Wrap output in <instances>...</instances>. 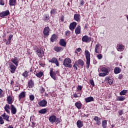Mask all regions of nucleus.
<instances>
[{
    "mask_svg": "<svg viewBox=\"0 0 128 128\" xmlns=\"http://www.w3.org/2000/svg\"><path fill=\"white\" fill-rule=\"evenodd\" d=\"M50 27L46 26L44 28V30H43V34L44 38H48V36H50Z\"/></svg>",
    "mask_w": 128,
    "mask_h": 128,
    "instance_id": "nucleus-6",
    "label": "nucleus"
},
{
    "mask_svg": "<svg viewBox=\"0 0 128 128\" xmlns=\"http://www.w3.org/2000/svg\"><path fill=\"white\" fill-rule=\"evenodd\" d=\"M13 37L14 35H12V34H10L8 38V40H10V42L12 40V38Z\"/></svg>",
    "mask_w": 128,
    "mask_h": 128,
    "instance_id": "nucleus-57",
    "label": "nucleus"
},
{
    "mask_svg": "<svg viewBox=\"0 0 128 128\" xmlns=\"http://www.w3.org/2000/svg\"><path fill=\"white\" fill-rule=\"evenodd\" d=\"M4 124V120L2 116H0V124Z\"/></svg>",
    "mask_w": 128,
    "mask_h": 128,
    "instance_id": "nucleus-49",
    "label": "nucleus"
},
{
    "mask_svg": "<svg viewBox=\"0 0 128 128\" xmlns=\"http://www.w3.org/2000/svg\"><path fill=\"white\" fill-rule=\"evenodd\" d=\"M63 66L65 68H72V60L70 58H66L63 62Z\"/></svg>",
    "mask_w": 128,
    "mask_h": 128,
    "instance_id": "nucleus-3",
    "label": "nucleus"
},
{
    "mask_svg": "<svg viewBox=\"0 0 128 128\" xmlns=\"http://www.w3.org/2000/svg\"><path fill=\"white\" fill-rule=\"evenodd\" d=\"M100 46V45L98 44H96L95 49H94V52H96V54H100V52H98V48Z\"/></svg>",
    "mask_w": 128,
    "mask_h": 128,
    "instance_id": "nucleus-47",
    "label": "nucleus"
},
{
    "mask_svg": "<svg viewBox=\"0 0 128 128\" xmlns=\"http://www.w3.org/2000/svg\"><path fill=\"white\" fill-rule=\"evenodd\" d=\"M3 40H4V42H6V44L8 45V44H10V40H8L6 39H4Z\"/></svg>",
    "mask_w": 128,
    "mask_h": 128,
    "instance_id": "nucleus-51",
    "label": "nucleus"
},
{
    "mask_svg": "<svg viewBox=\"0 0 128 128\" xmlns=\"http://www.w3.org/2000/svg\"><path fill=\"white\" fill-rule=\"evenodd\" d=\"M4 110L7 114H10V106L9 104H6L4 107Z\"/></svg>",
    "mask_w": 128,
    "mask_h": 128,
    "instance_id": "nucleus-26",
    "label": "nucleus"
},
{
    "mask_svg": "<svg viewBox=\"0 0 128 128\" xmlns=\"http://www.w3.org/2000/svg\"><path fill=\"white\" fill-rule=\"evenodd\" d=\"M44 22H48V20H50V16L48 14H45L44 16Z\"/></svg>",
    "mask_w": 128,
    "mask_h": 128,
    "instance_id": "nucleus-38",
    "label": "nucleus"
},
{
    "mask_svg": "<svg viewBox=\"0 0 128 128\" xmlns=\"http://www.w3.org/2000/svg\"><path fill=\"white\" fill-rule=\"evenodd\" d=\"M26 92H22L20 94L18 95V100H20L22 98H26Z\"/></svg>",
    "mask_w": 128,
    "mask_h": 128,
    "instance_id": "nucleus-21",
    "label": "nucleus"
},
{
    "mask_svg": "<svg viewBox=\"0 0 128 128\" xmlns=\"http://www.w3.org/2000/svg\"><path fill=\"white\" fill-rule=\"evenodd\" d=\"M85 28L86 30H88V24H85Z\"/></svg>",
    "mask_w": 128,
    "mask_h": 128,
    "instance_id": "nucleus-64",
    "label": "nucleus"
},
{
    "mask_svg": "<svg viewBox=\"0 0 128 128\" xmlns=\"http://www.w3.org/2000/svg\"><path fill=\"white\" fill-rule=\"evenodd\" d=\"M80 26L78 25L75 29V33L76 34H80Z\"/></svg>",
    "mask_w": 128,
    "mask_h": 128,
    "instance_id": "nucleus-35",
    "label": "nucleus"
},
{
    "mask_svg": "<svg viewBox=\"0 0 128 128\" xmlns=\"http://www.w3.org/2000/svg\"><path fill=\"white\" fill-rule=\"evenodd\" d=\"M9 68L10 70V72L11 74H14L16 72V66H14L12 63L9 64Z\"/></svg>",
    "mask_w": 128,
    "mask_h": 128,
    "instance_id": "nucleus-11",
    "label": "nucleus"
},
{
    "mask_svg": "<svg viewBox=\"0 0 128 128\" xmlns=\"http://www.w3.org/2000/svg\"><path fill=\"white\" fill-rule=\"evenodd\" d=\"M96 58H98V60H102V54H100L97 55Z\"/></svg>",
    "mask_w": 128,
    "mask_h": 128,
    "instance_id": "nucleus-53",
    "label": "nucleus"
},
{
    "mask_svg": "<svg viewBox=\"0 0 128 128\" xmlns=\"http://www.w3.org/2000/svg\"><path fill=\"white\" fill-rule=\"evenodd\" d=\"M20 90V87H18V86H14V92H18V90Z\"/></svg>",
    "mask_w": 128,
    "mask_h": 128,
    "instance_id": "nucleus-56",
    "label": "nucleus"
},
{
    "mask_svg": "<svg viewBox=\"0 0 128 128\" xmlns=\"http://www.w3.org/2000/svg\"><path fill=\"white\" fill-rule=\"evenodd\" d=\"M54 50L56 52H60L64 50V48L62 47H59L58 46H55Z\"/></svg>",
    "mask_w": 128,
    "mask_h": 128,
    "instance_id": "nucleus-17",
    "label": "nucleus"
},
{
    "mask_svg": "<svg viewBox=\"0 0 128 128\" xmlns=\"http://www.w3.org/2000/svg\"><path fill=\"white\" fill-rule=\"evenodd\" d=\"M28 86L29 88H32L34 86V82L32 80H30L28 82Z\"/></svg>",
    "mask_w": 128,
    "mask_h": 128,
    "instance_id": "nucleus-27",
    "label": "nucleus"
},
{
    "mask_svg": "<svg viewBox=\"0 0 128 128\" xmlns=\"http://www.w3.org/2000/svg\"><path fill=\"white\" fill-rule=\"evenodd\" d=\"M122 78H124V75H122V74H120L118 76V79L122 80Z\"/></svg>",
    "mask_w": 128,
    "mask_h": 128,
    "instance_id": "nucleus-58",
    "label": "nucleus"
},
{
    "mask_svg": "<svg viewBox=\"0 0 128 128\" xmlns=\"http://www.w3.org/2000/svg\"><path fill=\"white\" fill-rule=\"evenodd\" d=\"M90 84L91 86H94V80L91 79L90 80Z\"/></svg>",
    "mask_w": 128,
    "mask_h": 128,
    "instance_id": "nucleus-52",
    "label": "nucleus"
},
{
    "mask_svg": "<svg viewBox=\"0 0 128 128\" xmlns=\"http://www.w3.org/2000/svg\"><path fill=\"white\" fill-rule=\"evenodd\" d=\"M28 71L25 70L22 74V76H24V78H28V76H30V74H28Z\"/></svg>",
    "mask_w": 128,
    "mask_h": 128,
    "instance_id": "nucleus-36",
    "label": "nucleus"
},
{
    "mask_svg": "<svg viewBox=\"0 0 128 128\" xmlns=\"http://www.w3.org/2000/svg\"><path fill=\"white\" fill-rule=\"evenodd\" d=\"M39 91L40 94H42L44 92H46V89H44L42 86H41L39 89Z\"/></svg>",
    "mask_w": 128,
    "mask_h": 128,
    "instance_id": "nucleus-43",
    "label": "nucleus"
},
{
    "mask_svg": "<svg viewBox=\"0 0 128 128\" xmlns=\"http://www.w3.org/2000/svg\"><path fill=\"white\" fill-rule=\"evenodd\" d=\"M50 74L52 78L54 80H56V74L60 76V71L58 70L54 72V68H50Z\"/></svg>",
    "mask_w": 128,
    "mask_h": 128,
    "instance_id": "nucleus-2",
    "label": "nucleus"
},
{
    "mask_svg": "<svg viewBox=\"0 0 128 128\" xmlns=\"http://www.w3.org/2000/svg\"><path fill=\"white\" fill-rule=\"evenodd\" d=\"M11 62H13L16 66H18V58L14 57V58L12 59Z\"/></svg>",
    "mask_w": 128,
    "mask_h": 128,
    "instance_id": "nucleus-24",
    "label": "nucleus"
},
{
    "mask_svg": "<svg viewBox=\"0 0 128 128\" xmlns=\"http://www.w3.org/2000/svg\"><path fill=\"white\" fill-rule=\"evenodd\" d=\"M82 117H84V118H88V116L87 115V114H82Z\"/></svg>",
    "mask_w": 128,
    "mask_h": 128,
    "instance_id": "nucleus-61",
    "label": "nucleus"
},
{
    "mask_svg": "<svg viewBox=\"0 0 128 128\" xmlns=\"http://www.w3.org/2000/svg\"><path fill=\"white\" fill-rule=\"evenodd\" d=\"M75 106H76L78 110H82V104L80 101H78L75 103Z\"/></svg>",
    "mask_w": 128,
    "mask_h": 128,
    "instance_id": "nucleus-18",
    "label": "nucleus"
},
{
    "mask_svg": "<svg viewBox=\"0 0 128 128\" xmlns=\"http://www.w3.org/2000/svg\"><path fill=\"white\" fill-rule=\"evenodd\" d=\"M1 116L3 118V120H6V122H10V116L6 114V113H4L2 114H1Z\"/></svg>",
    "mask_w": 128,
    "mask_h": 128,
    "instance_id": "nucleus-16",
    "label": "nucleus"
},
{
    "mask_svg": "<svg viewBox=\"0 0 128 128\" xmlns=\"http://www.w3.org/2000/svg\"><path fill=\"white\" fill-rule=\"evenodd\" d=\"M48 120L50 124H54L56 120V115H52L49 117Z\"/></svg>",
    "mask_w": 128,
    "mask_h": 128,
    "instance_id": "nucleus-12",
    "label": "nucleus"
},
{
    "mask_svg": "<svg viewBox=\"0 0 128 128\" xmlns=\"http://www.w3.org/2000/svg\"><path fill=\"white\" fill-rule=\"evenodd\" d=\"M36 76L37 78H40L42 76H44V72H42L40 71L38 72H37L36 74Z\"/></svg>",
    "mask_w": 128,
    "mask_h": 128,
    "instance_id": "nucleus-39",
    "label": "nucleus"
},
{
    "mask_svg": "<svg viewBox=\"0 0 128 128\" xmlns=\"http://www.w3.org/2000/svg\"><path fill=\"white\" fill-rule=\"evenodd\" d=\"M7 102L8 104H12L14 102V99H12V97L10 96H8L7 97Z\"/></svg>",
    "mask_w": 128,
    "mask_h": 128,
    "instance_id": "nucleus-23",
    "label": "nucleus"
},
{
    "mask_svg": "<svg viewBox=\"0 0 128 128\" xmlns=\"http://www.w3.org/2000/svg\"><path fill=\"white\" fill-rule=\"evenodd\" d=\"M78 67L79 66L76 64V62H75L73 65L74 70L75 72L76 70H78Z\"/></svg>",
    "mask_w": 128,
    "mask_h": 128,
    "instance_id": "nucleus-46",
    "label": "nucleus"
},
{
    "mask_svg": "<svg viewBox=\"0 0 128 128\" xmlns=\"http://www.w3.org/2000/svg\"><path fill=\"white\" fill-rule=\"evenodd\" d=\"M75 62H76L78 66H84V62L82 59L78 60L77 61H76Z\"/></svg>",
    "mask_w": 128,
    "mask_h": 128,
    "instance_id": "nucleus-19",
    "label": "nucleus"
},
{
    "mask_svg": "<svg viewBox=\"0 0 128 128\" xmlns=\"http://www.w3.org/2000/svg\"><path fill=\"white\" fill-rule=\"evenodd\" d=\"M124 100H126V97L124 96H118L116 99V100H117V102H124Z\"/></svg>",
    "mask_w": 128,
    "mask_h": 128,
    "instance_id": "nucleus-34",
    "label": "nucleus"
},
{
    "mask_svg": "<svg viewBox=\"0 0 128 128\" xmlns=\"http://www.w3.org/2000/svg\"><path fill=\"white\" fill-rule=\"evenodd\" d=\"M38 104L40 106L44 108L45 106H46L48 104V101L44 99H43L40 101L38 102Z\"/></svg>",
    "mask_w": 128,
    "mask_h": 128,
    "instance_id": "nucleus-8",
    "label": "nucleus"
},
{
    "mask_svg": "<svg viewBox=\"0 0 128 128\" xmlns=\"http://www.w3.org/2000/svg\"><path fill=\"white\" fill-rule=\"evenodd\" d=\"M74 20H76V22H80V15L78 14H74Z\"/></svg>",
    "mask_w": 128,
    "mask_h": 128,
    "instance_id": "nucleus-28",
    "label": "nucleus"
},
{
    "mask_svg": "<svg viewBox=\"0 0 128 128\" xmlns=\"http://www.w3.org/2000/svg\"><path fill=\"white\" fill-rule=\"evenodd\" d=\"M0 6H4V2L3 0H0Z\"/></svg>",
    "mask_w": 128,
    "mask_h": 128,
    "instance_id": "nucleus-60",
    "label": "nucleus"
},
{
    "mask_svg": "<svg viewBox=\"0 0 128 128\" xmlns=\"http://www.w3.org/2000/svg\"><path fill=\"white\" fill-rule=\"evenodd\" d=\"M59 44L61 46H66V42L64 40V39L62 38L60 40Z\"/></svg>",
    "mask_w": 128,
    "mask_h": 128,
    "instance_id": "nucleus-25",
    "label": "nucleus"
},
{
    "mask_svg": "<svg viewBox=\"0 0 128 128\" xmlns=\"http://www.w3.org/2000/svg\"><path fill=\"white\" fill-rule=\"evenodd\" d=\"M29 98H30V100L31 101V102H32L33 100H34V96L32 94V95H30L29 96Z\"/></svg>",
    "mask_w": 128,
    "mask_h": 128,
    "instance_id": "nucleus-50",
    "label": "nucleus"
},
{
    "mask_svg": "<svg viewBox=\"0 0 128 128\" xmlns=\"http://www.w3.org/2000/svg\"><path fill=\"white\" fill-rule=\"evenodd\" d=\"M32 124L31 126H32V128H34V126H36V123H35V122H32Z\"/></svg>",
    "mask_w": 128,
    "mask_h": 128,
    "instance_id": "nucleus-63",
    "label": "nucleus"
},
{
    "mask_svg": "<svg viewBox=\"0 0 128 128\" xmlns=\"http://www.w3.org/2000/svg\"><path fill=\"white\" fill-rule=\"evenodd\" d=\"M117 50L119 52H122V50H124V46L123 44H118L117 45Z\"/></svg>",
    "mask_w": 128,
    "mask_h": 128,
    "instance_id": "nucleus-29",
    "label": "nucleus"
},
{
    "mask_svg": "<svg viewBox=\"0 0 128 128\" xmlns=\"http://www.w3.org/2000/svg\"><path fill=\"white\" fill-rule=\"evenodd\" d=\"M56 124H58L60 122V118H56Z\"/></svg>",
    "mask_w": 128,
    "mask_h": 128,
    "instance_id": "nucleus-55",
    "label": "nucleus"
},
{
    "mask_svg": "<svg viewBox=\"0 0 128 128\" xmlns=\"http://www.w3.org/2000/svg\"><path fill=\"white\" fill-rule=\"evenodd\" d=\"M100 70L102 72L99 74L100 76H108V68L106 67H102L100 68Z\"/></svg>",
    "mask_w": 128,
    "mask_h": 128,
    "instance_id": "nucleus-5",
    "label": "nucleus"
},
{
    "mask_svg": "<svg viewBox=\"0 0 128 128\" xmlns=\"http://www.w3.org/2000/svg\"><path fill=\"white\" fill-rule=\"evenodd\" d=\"M10 10H6L0 13V18H6V16H10Z\"/></svg>",
    "mask_w": 128,
    "mask_h": 128,
    "instance_id": "nucleus-7",
    "label": "nucleus"
},
{
    "mask_svg": "<svg viewBox=\"0 0 128 128\" xmlns=\"http://www.w3.org/2000/svg\"><path fill=\"white\" fill-rule=\"evenodd\" d=\"M86 102H94V98L92 96H90L88 98H84Z\"/></svg>",
    "mask_w": 128,
    "mask_h": 128,
    "instance_id": "nucleus-20",
    "label": "nucleus"
},
{
    "mask_svg": "<svg viewBox=\"0 0 128 128\" xmlns=\"http://www.w3.org/2000/svg\"><path fill=\"white\" fill-rule=\"evenodd\" d=\"M122 72V69L120 68V67H116L114 69V73L115 74H120Z\"/></svg>",
    "mask_w": 128,
    "mask_h": 128,
    "instance_id": "nucleus-31",
    "label": "nucleus"
},
{
    "mask_svg": "<svg viewBox=\"0 0 128 128\" xmlns=\"http://www.w3.org/2000/svg\"><path fill=\"white\" fill-rule=\"evenodd\" d=\"M77 92H82V86L78 85L77 87Z\"/></svg>",
    "mask_w": 128,
    "mask_h": 128,
    "instance_id": "nucleus-48",
    "label": "nucleus"
},
{
    "mask_svg": "<svg viewBox=\"0 0 128 128\" xmlns=\"http://www.w3.org/2000/svg\"><path fill=\"white\" fill-rule=\"evenodd\" d=\"M126 92H128V90H124L120 92V96H126Z\"/></svg>",
    "mask_w": 128,
    "mask_h": 128,
    "instance_id": "nucleus-45",
    "label": "nucleus"
},
{
    "mask_svg": "<svg viewBox=\"0 0 128 128\" xmlns=\"http://www.w3.org/2000/svg\"><path fill=\"white\" fill-rule=\"evenodd\" d=\"M105 80L108 82L109 84H112V83L114 82V80L112 79H110V78L109 76H106L105 78Z\"/></svg>",
    "mask_w": 128,
    "mask_h": 128,
    "instance_id": "nucleus-33",
    "label": "nucleus"
},
{
    "mask_svg": "<svg viewBox=\"0 0 128 128\" xmlns=\"http://www.w3.org/2000/svg\"><path fill=\"white\" fill-rule=\"evenodd\" d=\"M65 36L68 38L70 36V31L68 30L65 32Z\"/></svg>",
    "mask_w": 128,
    "mask_h": 128,
    "instance_id": "nucleus-42",
    "label": "nucleus"
},
{
    "mask_svg": "<svg viewBox=\"0 0 128 128\" xmlns=\"http://www.w3.org/2000/svg\"><path fill=\"white\" fill-rule=\"evenodd\" d=\"M92 40V38L88 37V36L85 35L82 37V42H90Z\"/></svg>",
    "mask_w": 128,
    "mask_h": 128,
    "instance_id": "nucleus-9",
    "label": "nucleus"
},
{
    "mask_svg": "<svg viewBox=\"0 0 128 128\" xmlns=\"http://www.w3.org/2000/svg\"><path fill=\"white\" fill-rule=\"evenodd\" d=\"M58 12L56 11V8H52L50 10V14H56Z\"/></svg>",
    "mask_w": 128,
    "mask_h": 128,
    "instance_id": "nucleus-41",
    "label": "nucleus"
},
{
    "mask_svg": "<svg viewBox=\"0 0 128 128\" xmlns=\"http://www.w3.org/2000/svg\"><path fill=\"white\" fill-rule=\"evenodd\" d=\"M77 127L78 128H81L84 126V122L82 121V120H78L76 122Z\"/></svg>",
    "mask_w": 128,
    "mask_h": 128,
    "instance_id": "nucleus-22",
    "label": "nucleus"
},
{
    "mask_svg": "<svg viewBox=\"0 0 128 128\" xmlns=\"http://www.w3.org/2000/svg\"><path fill=\"white\" fill-rule=\"evenodd\" d=\"M118 116H122L124 114V110H119L118 111Z\"/></svg>",
    "mask_w": 128,
    "mask_h": 128,
    "instance_id": "nucleus-54",
    "label": "nucleus"
},
{
    "mask_svg": "<svg viewBox=\"0 0 128 128\" xmlns=\"http://www.w3.org/2000/svg\"><path fill=\"white\" fill-rule=\"evenodd\" d=\"M10 110L12 114H16L18 112V110L14 104L10 105Z\"/></svg>",
    "mask_w": 128,
    "mask_h": 128,
    "instance_id": "nucleus-14",
    "label": "nucleus"
},
{
    "mask_svg": "<svg viewBox=\"0 0 128 128\" xmlns=\"http://www.w3.org/2000/svg\"><path fill=\"white\" fill-rule=\"evenodd\" d=\"M93 120L96 122L98 126H100L102 124V118H100L98 116H94Z\"/></svg>",
    "mask_w": 128,
    "mask_h": 128,
    "instance_id": "nucleus-10",
    "label": "nucleus"
},
{
    "mask_svg": "<svg viewBox=\"0 0 128 128\" xmlns=\"http://www.w3.org/2000/svg\"><path fill=\"white\" fill-rule=\"evenodd\" d=\"M84 1L82 0L80 2V5L81 6H84Z\"/></svg>",
    "mask_w": 128,
    "mask_h": 128,
    "instance_id": "nucleus-59",
    "label": "nucleus"
},
{
    "mask_svg": "<svg viewBox=\"0 0 128 128\" xmlns=\"http://www.w3.org/2000/svg\"><path fill=\"white\" fill-rule=\"evenodd\" d=\"M49 62L54 64H56V66H60V63L58 62V59L54 57L49 60Z\"/></svg>",
    "mask_w": 128,
    "mask_h": 128,
    "instance_id": "nucleus-13",
    "label": "nucleus"
},
{
    "mask_svg": "<svg viewBox=\"0 0 128 128\" xmlns=\"http://www.w3.org/2000/svg\"><path fill=\"white\" fill-rule=\"evenodd\" d=\"M76 22H73L70 24L69 28L70 30H72L74 32V30L76 28Z\"/></svg>",
    "mask_w": 128,
    "mask_h": 128,
    "instance_id": "nucleus-15",
    "label": "nucleus"
},
{
    "mask_svg": "<svg viewBox=\"0 0 128 128\" xmlns=\"http://www.w3.org/2000/svg\"><path fill=\"white\" fill-rule=\"evenodd\" d=\"M56 38H58V36L56 34H53L50 38V42H54L56 40Z\"/></svg>",
    "mask_w": 128,
    "mask_h": 128,
    "instance_id": "nucleus-30",
    "label": "nucleus"
},
{
    "mask_svg": "<svg viewBox=\"0 0 128 128\" xmlns=\"http://www.w3.org/2000/svg\"><path fill=\"white\" fill-rule=\"evenodd\" d=\"M76 50H77L78 52H82V48H76Z\"/></svg>",
    "mask_w": 128,
    "mask_h": 128,
    "instance_id": "nucleus-62",
    "label": "nucleus"
},
{
    "mask_svg": "<svg viewBox=\"0 0 128 128\" xmlns=\"http://www.w3.org/2000/svg\"><path fill=\"white\" fill-rule=\"evenodd\" d=\"M85 56L86 58V64L88 68H90V53L88 50H85Z\"/></svg>",
    "mask_w": 128,
    "mask_h": 128,
    "instance_id": "nucleus-1",
    "label": "nucleus"
},
{
    "mask_svg": "<svg viewBox=\"0 0 128 128\" xmlns=\"http://www.w3.org/2000/svg\"><path fill=\"white\" fill-rule=\"evenodd\" d=\"M34 50H36V54L38 56V58H42L44 56V51L42 48H38V46H36L34 48Z\"/></svg>",
    "mask_w": 128,
    "mask_h": 128,
    "instance_id": "nucleus-4",
    "label": "nucleus"
},
{
    "mask_svg": "<svg viewBox=\"0 0 128 128\" xmlns=\"http://www.w3.org/2000/svg\"><path fill=\"white\" fill-rule=\"evenodd\" d=\"M46 108H42L41 110L38 111L39 114H44L46 112Z\"/></svg>",
    "mask_w": 128,
    "mask_h": 128,
    "instance_id": "nucleus-40",
    "label": "nucleus"
},
{
    "mask_svg": "<svg viewBox=\"0 0 128 128\" xmlns=\"http://www.w3.org/2000/svg\"><path fill=\"white\" fill-rule=\"evenodd\" d=\"M108 126V120H105L102 122V128H106Z\"/></svg>",
    "mask_w": 128,
    "mask_h": 128,
    "instance_id": "nucleus-37",
    "label": "nucleus"
},
{
    "mask_svg": "<svg viewBox=\"0 0 128 128\" xmlns=\"http://www.w3.org/2000/svg\"><path fill=\"white\" fill-rule=\"evenodd\" d=\"M82 92L78 93V94H80L79 96H78V94L76 93L73 94L74 98H80L82 96Z\"/></svg>",
    "mask_w": 128,
    "mask_h": 128,
    "instance_id": "nucleus-44",
    "label": "nucleus"
},
{
    "mask_svg": "<svg viewBox=\"0 0 128 128\" xmlns=\"http://www.w3.org/2000/svg\"><path fill=\"white\" fill-rule=\"evenodd\" d=\"M16 4V0H9V6H14Z\"/></svg>",
    "mask_w": 128,
    "mask_h": 128,
    "instance_id": "nucleus-32",
    "label": "nucleus"
}]
</instances>
